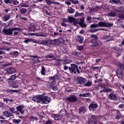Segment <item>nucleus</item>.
<instances>
[{
  "label": "nucleus",
  "instance_id": "nucleus-1",
  "mask_svg": "<svg viewBox=\"0 0 124 124\" xmlns=\"http://www.w3.org/2000/svg\"><path fill=\"white\" fill-rule=\"evenodd\" d=\"M32 100L37 103L48 104L51 102V98L48 96H45L44 94L37 95L32 98Z\"/></svg>",
  "mask_w": 124,
  "mask_h": 124
},
{
  "label": "nucleus",
  "instance_id": "nucleus-2",
  "mask_svg": "<svg viewBox=\"0 0 124 124\" xmlns=\"http://www.w3.org/2000/svg\"><path fill=\"white\" fill-rule=\"evenodd\" d=\"M67 22L70 23V24H71V23H73L74 26H75L76 25V23H77L76 18L72 17L71 16H69L67 18L61 19V26L64 27H67V24H66Z\"/></svg>",
  "mask_w": 124,
  "mask_h": 124
},
{
  "label": "nucleus",
  "instance_id": "nucleus-3",
  "mask_svg": "<svg viewBox=\"0 0 124 124\" xmlns=\"http://www.w3.org/2000/svg\"><path fill=\"white\" fill-rule=\"evenodd\" d=\"M14 31H22V28L17 27H15L13 28H9L8 29L4 28L2 30V32H3V33L6 35H11L13 34Z\"/></svg>",
  "mask_w": 124,
  "mask_h": 124
},
{
  "label": "nucleus",
  "instance_id": "nucleus-4",
  "mask_svg": "<svg viewBox=\"0 0 124 124\" xmlns=\"http://www.w3.org/2000/svg\"><path fill=\"white\" fill-rule=\"evenodd\" d=\"M91 37L92 38L91 42L92 43H93V44L91 45V47L94 48L95 47H97V46H101L102 44L100 41L97 40L98 39L97 36L96 35H92Z\"/></svg>",
  "mask_w": 124,
  "mask_h": 124
},
{
  "label": "nucleus",
  "instance_id": "nucleus-5",
  "mask_svg": "<svg viewBox=\"0 0 124 124\" xmlns=\"http://www.w3.org/2000/svg\"><path fill=\"white\" fill-rule=\"evenodd\" d=\"M66 100L70 103H74V102H76L78 101V99L76 95L74 94L70 95L68 97L66 98Z\"/></svg>",
  "mask_w": 124,
  "mask_h": 124
},
{
  "label": "nucleus",
  "instance_id": "nucleus-6",
  "mask_svg": "<svg viewBox=\"0 0 124 124\" xmlns=\"http://www.w3.org/2000/svg\"><path fill=\"white\" fill-rule=\"evenodd\" d=\"M98 27L109 28V27H112L113 26V23L99 22L98 23Z\"/></svg>",
  "mask_w": 124,
  "mask_h": 124
},
{
  "label": "nucleus",
  "instance_id": "nucleus-7",
  "mask_svg": "<svg viewBox=\"0 0 124 124\" xmlns=\"http://www.w3.org/2000/svg\"><path fill=\"white\" fill-rule=\"evenodd\" d=\"M97 117L96 115H92L90 117L88 124H96L97 121L96 120Z\"/></svg>",
  "mask_w": 124,
  "mask_h": 124
},
{
  "label": "nucleus",
  "instance_id": "nucleus-8",
  "mask_svg": "<svg viewBox=\"0 0 124 124\" xmlns=\"http://www.w3.org/2000/svg\"><path fill=\"white\" fill-rule=\"evenodd\" d=\"M76 21H77V23H76V25H77V24H79L81 28L87 27V24L84 23L83 18L76 19Z\"/></svg>",
  "mask_w": 124,
  "mask_h": 124
},
{
  "label": "nucleus",
  "instance_id": "nucleus-9",
  "mask_svg": "<svg viewBox=\"0 0 124 124\" xmlns=\"http://www.w3.org/2000/svg\"><path fill=\"white\" fill-rule=\"evenodd\" d=\"M86 82H87V79L83 77H78L77 78V83L80 85H84Z\"/></svg>",
  "mask_w": 124,
  "mask_h": 124
},
{
  "label": "nucleus",
  "instance_id": "nucleus-10",
  "mask_svg": "<svg viewBox=\"0 0 124 124\" xmlns=\"http://www.w3.org/2000/svg\"><path fill=\"white\" fill-rule=\"evenodd\" d=\"M77 68H78V66H77L75 64H71V67H69V70L71 72V73H72L74 72V74H76V70L77 69Z\"/></svg>",
  "mask_w": 124,
  "mask_h": 124
},
{
  "label": "nucleus",
  "instance_id": "nucleus-11",
  "mask_svg": "<svg viewBox=\"0 0 124 124\" xmlns=\"http://www.w3.org/2000/svg\"><path fill=\"white\" fill-rule=\"evenodd\" d=\"M97 107H98V105L95 103H91L89 106V110L91 111H95L97 109Z\"/></svg>",
  "mask_w": 124,
  "mask_h": 124
},
{
  "label": "nucleus",
  "instance_id": "nucleus-12",
  "mask_svg": "<svg viewBox=\"0 0 124 124\" xmlns=\"http://www.w3.org/2000/svg\"><path fill=\"white\" fill-rule=\"evenodd\" d=\"M5 71L7 74H14L16 72V69L13 67H9L6 69Z\"/></svg>",
  "mask_w": 124,
  "mask_h": 124
},
{
  "label": "nucleus",
  "instance_id": "nucleus-13",
  "mask_svg": "<svg viewBox=\"0 0 124 124\" xmlns=\"http://www.w3.org/2000/svg\"><path fill=\"white\" fill-rule=\"evenodd\" d=\"M16 109L18 112H20L22 115H24V113H25V106L23 105H20L16 107Z\"/></svg>",
  "mask_w": 124,
  "mask_h": 124
},
{
  "label": "nucleus",
  "instance_id": "nucleus-14",
  "mask_svg": "<svg viewBox=\"0 0 124 124\" xmlns=\"http://www.w3.org/2000/svg\"><path fill=\"white\" fill-rule=\"evenodd\" d=\"M3 115L6 118H10V117H14L13 113L10 112L9 111H5L3 112Z\"/></svg>",
  "mask_w": 124,
  "mask_h": 124
},
{
  "label": "nucleus",
  "instance_id": "nucleus-15",
  "mask_svg": "<svg viewBox=\"0 0 124 124\" xmlns=\"http://www.w3.org/2000/svg\"><path fill=\"white\" fill-rule=\"evenodd\" d=\"M9 55L11 56V58H17V57H19L20 53L18 51H16L10 53Z\"/></svg>",
  "mask_w": 124,
  "mask_h": 124
},
{
  "label": "nucleus",
  "instance_id": "nucleus-16",
  "mask_svg": "<svg viewBox=\"0 0 124 124\" xmlns=\"http://www.w3.org/2000/svg\"><path fill=\"white\" fill-rule=\"evenodd\" d=\"M55 42L54 40H46V46H47L49 47H51V46H53V45H54V44H55Z\"/></svg>",
  "mask_w": 124,
  "mask_h": 124
},
{
  "label": "nucleus",
  "instance_id": "nucleus-17",
  "mask_svg": "<svg viewBox=\"0 0 124 124\" xmlns=\"http://www.w3.org/2000/svg\"><path fill=\"white\" fill-rule=\"evenodd\" d=\"M78 111L79 114H85L87 112V108L85 107H81L79 108Z\"/></svg>",
  "mask_w": 124,
  "mask_h": 124
},
{
  "label": "nucleus",
  "instance_id": "nucleus-18",
  "mask_svg": "<svg viewBox=\"0 0 124 124\" xmlns=\"http://www.w3.org/2000/svg\"><path fill=\"white\" fill-rule=\"evenodd\" d=\"M22 84V82L20 80H16L15 83L13 85L12 87L15 89H17L19 87V85Z\"/></svg>",
  "mask_w": 124,
  "mask_h": 124
},
{
  "label": "nucleus",
  "instance_id": "nucleus-19",
  "mask_svg": "<svg viewBox=\"0 0 124 124\" xmlns=\"http://www.w3.org/2000/svg\"><path fill=\"white\" fill-rule=\"evenodd\" d=\"M29 30L31 31H35L36 28H35V24L34 23H31V27H29Z\"/></svg>",
  "mask_w": 124,
  "mask_h": 124
},
{
  "label": "nucleus",
  "instance_id": "nucleus-20",
  "mask_svg": "<svg viewBox=\"0 0 124 124\" xmlns=\"http://www.w3.org/2000/svg\"><path fill=\"white\" fill-rule=\"evenodd\" d=\"M109 98L112 100H117L118 99V97L116 95V94L114 93H111L109 95Z\"/></svg>",
  "mask_w": 124,
  "mask_h": 124
},
{
  "label": "nucleus",
  "instance_id": "nucleus-21",
  "mask_svg": "<svg viewBox=\"0 0 124 124\" xmlns=\"http://www.w3.org/2000/svg\"><path fill=\"white\" fill-rule=\"evenodd\" d=\"M50 80H52V83L53 85H55L56 84V79H58V76H55L52 77H49Z\"/></svg>",
  "mask_w": 124,
  "mask_h": 124
},
{
  "label": "nucleus",
  "instance_id": "nucleus-22",
  "mask_svg": "<svg viewBox=\"0 0 124 124\" xmlns=\"http://www.w3.org/2000/svg\"><path fill=\"white\" fill-rule=\"evenodd\" d=\"M76 39L80 43L83 42V40H84V37L80 35H78L76 36Z\"/></svg>",
  "mask_w": 124,
  "mask_h": 124
},
{
  "label": "nucleus",
  "instance_id": "nucleus-23",
  "mask_svg": "<svg viewBox=\"0 0 124 124\" xmlns=\"http://www.w3.org/2000/svg\"><path fill=\"white\" fill-rule=\"evenodd\" d=\"M3 21H4V22H6L7 21H8V20H9V19H10V15H5L2 18Z\"/></svg>",
  "mask_w": 124,
  "mask_h": 124
},
{
  "label": "nucleus",
  "instance_id": "nucleus-24",
  "mask_svg": "<svg viewBox=\"0 0 124 124\" xmlns=\"http://www.w3.org/2000/svg\"><path fill=\"white\" fill-rule=\"evenodd\" d=\"M109 2L112 3V4H118L119 3H121V0H109Z\"/></svg>",
  "mask_w": 124,
  "mask_h": 124
},
{
  "label": "nucleus",
  "instance_id": "nucleus-25",
  "mask_svg": "<svg viewBox=\"0 0 124 124\" xmlns=\"http://www.w3.org/2000/svg\"><path fill=\"white\" fill-rule=\"evenodd\" d=\"M103 39H105L107 41H111L113 39H111V37L109 35H105L103 37Z\"/></svg>",
  "mask_w": 124,
  "mask_h": 124
},
{
  "label": "nucleus",
  "instance_id": "nucleus-26",
  "mask_svg": "<svg viewBox=\"0 0 124 124\" xmlns=\"http://www.w3.org/2000/svg\"><path fill=\"white\" fill-rule=\"evenodd\" d=\"M16 78H17V76H16V74L12 75L10 76L9 78H8V80L14 81V80L16 79Z\"/></svg>",
  "mask_w": 124,
  "mask_h": 124
},
{
  "label": "nucleus",
  "instance_id": "nucleus-27",
  "mask_svg": "<svg viewBox=\"0 0 124 124\" xmlns=\"http://www.w3.org/2000/svg\"><path fill=\"white\" fill-rule=\"evenodd\" d=\"M37 36H41L42 37H47L48 36V35L47 34L45 33H37L36 34Z\"/></svg>",
  "mask_w": 124,
  "mask_h": 124
},
{
  "label": "nucleus",
  "instance_id": "nucleus-28",
  "mask_svg": "<svg viewBox=\"0 0 124 124\" xmlns=\"http://www.w3.org/2000/svg\"><path fill=\"white\" fill-rule=\"evenodd\" d=\"M106 31L105 29H94L91 31V32H96V31Z\"/></svg>",
  "mask_w": 124,
  "mask_h": 124
},
{
  "label": "nucleus",
  "instance_id": "nucleus-29",
  "mask_svg": "<svg viewBox=\"0 0 124 124\" xmlns=\"http://www.w3.org/2000/svg\"><path fill=\"white\" fill-rule=\"evenodd\" d=\"M74 11H75V10L72 7H70L68 9V12L70 14H72V13H74Z\"/></svg>",
  "mask_w": 124,
  "mask_h": 124
},
{
  "label": "nucleus",
  "instance_id": "nucleus-30",
  "mask_svg": "<svg viewBox=\"0 0 124 124\" xmlns=\"http://www.w3.org/2000/svg\"><path fill=\"white\" fill-rule=\"evenodd\" d=\"M41 73L42 74V75H45V67L43 66V65H42L41 66Z\"/></svg>",
  "mask_w": 124,
  "mask_h": 124
},
{
  "label": "nucleus",
  "instance_id": "nucleus-31",
  "mask_svg": "<svg viewBox=\"0 0 124 124\" xmlns=\"http://www.w3.org/2000/svg\"><path fill=\"white\" fill-rule=\"evenodd\" d=\"M46 59H54L55 56L54 55H52L51 54H47L45 56Z\"/></svg>",
  "mask_w": 124,
  "mask_h": 124
},
{
  "label": "nucleus",
  "instance_id": "nucleus-32",
  "mask_svg": "<svg viewBox=\"0 0 124 124\" xmlns=\"http://www.w3.org/2000/svg\"><path fill=\"white\" fill-rule=\"evenodd\" d=\"M21 14H26L27 13V9L25 8H21L20 10Z\"/></svg>",
  "mask_w": 124,
  "mask_h": 124
},
{
  "label": "nucleus",
  "instance_id": "nucleus-33",
  "mask_svg": "<svg viewBox=\"0 0 124 124\" xmlns=\"http://www.w3.org/2000/svg\"><path fill=\"white\" fill-rule=\"evenodd\" d=\"M79 96H83V97H88V96H90V93H85L84 94H80L79 95Z\"/></svg>",
  "mask_w": 124,
  "mask_h": 124
},
{
  "label": "nucleus",
  "instance_id": "nucleus-34",
  "mask_svg": "<svg viewBox=\"0 0 124 124\" xmlns=\"http://www.w3.org/2000/svg\"><path fill=\"white\" fill-rule=\"evenodd\" d=\"M82 15H84V13H79L78 12H76L74 17H79Z\"/></svg>",
  "mask_w": 124,
  "mask_h": 124
},
{
  "label": "nucleus",
  "instance_id": "nucleus-35",
  "mask_svg": "<svg viewBox=\"0 0 124 124\" xmlns=\"http://www.w3.org/2000/svg\"><path fill=\"white\" fill-rule=\"evenodd\" d=\"M85 87H91L92 86V81H88L87 83L84 85Z\"/></svg>",
  "mask_w": 124,
  "mask_h": 124
},
{
  "label": "nucleus",
  "instance_id": "nucleus-36",
  "mask_svg": "<svg viewBox=\"0 0 124 124\" xmlns=\"http://www.w3.org/2000/svg\"><path fill=\"white\" fill-rule=\"evenodd\" d=\"M30 119L31 120V121H37L38 120V118L37 117H34V116H30Z\"/></svg>",
  "mask_w": 124,
  "mask_h": 124
},
{
  "label": "nucleus",
  "instance_id": "nucleus-37",
  "mask_svg": "<svg viewBox=\"0 0 124 124\" xmlns=\"http://www.w3.org/2000/svg\"><path fill=\"white\" fill-rule=\"evenodd\" d=\"M98 24H93L90 25V28H98Z\"/></svg>",
  "mask_w": 124,
  "mask_h": 124
},
{
  "label": "nucleus",
  "instance_id": "nucleus-38",
  "mask_svg": "<svg viewBox=\"0 0 124 124\" xmlns=\"http://www.w3.org/2000/svg\"><path fill=\"white\" fill-rule=\"evenodd\" d=\"M118 71L116 72L117 77L118 78H122L123 77V72H120V73H118Z\"/></svg>",
  "mask_w": 124,
  "mask_h": 124
},
{
  "label": "nucleus",
  "instance_id": "nucleus-39",
  "mask_svg": "<svg viewBox=\"0 0 124 124\" xmlns=\"http://www.w3.org/2000/svg\"><path fill=\"white\" fill-rule=\"evenodd\" d=\"M32 40L31 39H30L29 38H27V39H25V40L24 41V43H26V44H28L29 43V42H30V41H32Z\"/></svg>",
  "mask_w": 124,
  "mask_h": 124
},
{
  "label": "nucleus",
  "instance_id": "nucleus-40",
  "mask_svg": "<svg viewBox=\"0 0 124 124\" xmlns=\"http://www.w3.org/2000/svg\"><path fill=\"white\" fill-rule=\"evenodd\" d=\"M10 112H11V113H13V114L15 111V108H8V109Z\"/></svg>",
  "mask_w": 124,
  "mask_h": 124
},
{
  "label": "nucleus",
  "instance_id": "nucleus-41",
  "mask_svg": "<svg viewBox=\"0 0 124 124\" xmlns=\"http://www.w3.org/2000/svg\"><path fill=\"white\" fill-rule=\"evenodd\" d=\"M39 44H41L42 45H45L46 46V44H47L46 40L41 41H40Z\"/></svg>",
  "mask_w": 124,
  "mask_h": 124
},
{
  "label": "nucleus",
  "instance_id": "nucleus-42",
  "mask_svg": "<svg viewBox=\"0 0 124 124\" xmlns=\"http://www.w3.org/2000/svg\"><path fill=\"white\" fill-rule=\"evenodd\" d=\"M86 20L89 21V23H92V22H93V21H92V20H93V18L90 16L87 17Z\"/></svg>",
  "mask_w": 124,
  "mask_h": 124
},
{
  "label": "nucleus",
  "instance_id": "nucleus-43",
  "mask_svg": "<svg viewBox=\"0 0 124 124\" xmlns=\"http://www.w3.org/2000/svg\"><path fill=\"white\" fill-rule=\"evenodd\" d=\"M70 1H71L73 4H77L79 3V1L77 0H69Z\"/></svg>",
  "mask_w": 124,
  "mask_h": 124
},
{
  "label": "nucleus",
  "instance_id": "nucleus-44",
  "mask_svg": "<svg viewBox=\"0 0 124 124\" xmlns=\"http://www.w3.org/2000/svg\"><path fill=\"white\" fill-rule=\"evenodd\" d=\"M54 120H55L56 121H58L59 120V118H60V115H59V114H54Z\"/></svg>",
  "mask_w": 124,
  "mask_h": 124
},
{
  "label": "nucleus",
  "instance_id": "nucleus-45",
  "mask_svg": "<svg viewBox=\"0 0 124 124\" xmlns=\"http://www.w3.org/2000/svg\"><path fill=\"white\" fill-rule=\"evenodd\" d=\"M20 6L21 7H30V5L26 4V3H22L20 4Z\"/></svg>",
  "mask_w": 124,
  "mask_h": 124
},
{
  "label": "nucleus",
  "instance_id": "nucleus-46",
  "mask_svg": "<svg viewBox=\"0 0 124 124\" xmlns=\"http://www.w3.org/2000/svg\"><path fill=\"white\" fill-rule=\"evenodd\" d=\"M12 2L15 5H18V4H19V1L17 0H13Z\"/></svg>",
  "mask_w": 124,
  "mask_h": 124
},
{
  "label": "nucleus",
  "instance_id": "nucleus-47",
  "mask_svg": "<svg viewBox=\"0 0 124 124\" xmlns=\"http://www.w3.org/2000/svg\"><path fill=\"white\" fill-rule=\"evenodd\" d=\"M13 123H14V124H19V123H20L21 122V121L19 119H14L13 120Z\"/></svg>",
  "mask_w": 124,
  "mask_h": 124
},
{
  "label": "nucleus",
  "instance_id": "nucleus-48",
  "mask_svg": "<svg viewBox=\"0 0 124 124\" xmlns=\"http://www.w3.org/2000/svg\"><path fill=\"white\" fill-rule=\"evenodd\" d=\"M51 87L53 91H58V86L57 85H52Z\"/></svg>",
  "mask_w": 124,
  "mask_h": 124
},
{
  "label": "nucleus",
  "instance_id": "nucleus-49",
  "mask_svg": "<svg viewBox=\"0 0 124 124\" xmlns=\"http://www.w3.org/2000/svg\"><path fill=\"white\" fill-rule=\"evenodd\" d=\"M45 1L48 5H51L52 4V0H45Z\"/></svg>",
  "mask_w": 124,
  "mask_h": 124
},
{
  "label": "nucleus",
  "instance_id": "nucleus-50",
  "mask_svg": "<svg viewBox=\"0 0 124 124\" xmlns=\"http://www.w3.org/2000/svg\"><path fill=\"white\" fill-rule=\"evenodd\" d=\"M77 49L79 51H81V50H83L84 49V47L83 46H77Z\"/></svg>",
  "mask_w": 124,
  "mask_h": 124
},
{
  "label": "nucleus",
  "instance_id": "nucleus-51",
  "mask_svg": "<svg viewBox=\"0 0 124 124\" xmlns=\"http://www.w3.org/2000/svg\"><path fill=\"white\" fill-rule=\"evenodd\" d=\"M71 62V61H67V60H64L62 62L63 64H67L68 63H70Z\"/></svg>",
  "mask_w": 124,
  "mask_h": 124
},
{
  "label": "nucleus",
  "instance_id": "nucleus-52",
  "mask_svg": "<svg viewBox=\"0 0 124 124\" xmlns=\"http://www.w3.org/2000/svg\"><path fill=\"white\" fill-rule=\"evenodd\" d=\"M109 16H110V17H114V16H116V13L114 12L109 13Z\"/></svg>",
  "mask_w": 124,
  "mask_h": 124
},
{
  "label": "nucleus",
  "instance_id": "nucleus-53",
  "mask_svg": "<svg viewBox=\"0 0 124 124\" xmlns=\"http://www.w3.org/2000/svg\"><path fill=\"white\" fill-rule=\"evenodd\" d=\"M8 93L11 92V93H19V91L15 90H8Z\"/></svg>",
  "mask_w": 124,
  "mask_h": 124
},
{
  "label": "nucleus",
  "instance_id": "nucleus-54",
  "mask_svg": "<svg viewBox=\"0 0 124 124\" xmlns=\"http://www.w3.org/2000/svg\"><path fill=\"white\" fill-rule=\"evenodd\" d=\"M59 35H62V33H59V32H55L53 33V36H58Z\"/></svg>",
  "mask_w": 124,
  "mask_h": 124
},
{
  "label": "nucleus",
  "instance_id": "nucleus-55",
  "mask_svg": "<svg viewBox=\"0 0 124 124\" xmlns=\"http://www.w3.org/2000/svg\"><path fill=\"white\" fill-rule=\"evenodd\" d=\"M5 3H11L13 0H4Z\"/></svg>",
  "mask_w": 124,
  "mask_h": 124
},
{
  "label": "nucleus",
  "instance_id": "nucleus-56",
  "mask_svg": "<svg viewBox=\"0 0 124 124\" xmlns=\"http://www.w3.org/2000/svg\"><path fill=\"white\" fill-rule=\"evenodd\" d=\"M112 49L116 51V52H119L120 51V48H119L117 47L114 46L112 48Z\"/></svg>",
  "mask_w": 124,
  "mask_h": 124
},
{
  "label": "nucleus",
  "instance_id": "nucleus-57",
  "mask_svg": "<svg viewBox=\"0 0 124 124\" xmlns=\"http://www.w3.org/2000/svg\"><path fill=\"white\" fill-rule=\"evenodd\" d=\"M119 17L120 19H122V20H123V19H124V15L122 14H120L119 15Z\"/></svg>",
  "mask_w": 124,
  "mask_h": 124
},
{
  "label": "nucleus",
  "instance_id": "nucleus-58",
  "mask_svg": "<svg viewBox=\"0 0 124 124\" xmlns=\"http://www.w3.org/2000/svg\"><path fill=\"white\" fill-rule=\"evenodd\" d=\"M0 123L2 124H7V121L6 120H0Z\"/></svg>",
  "mask_w": 124,
  "mask_h": 124
},
{
  "label": "nucleus",
  "instance_id": "nucleus-59",
  "mask_svg": "<svg viewBox=\"0 0 124 124\" xmlns=\"http://www.w3.org/2000/svg\"><path fill=\"white\" fill-rule=\"evenodd\" d=\"M119 108H120V109H123L124 108V104H120L118 106Z\"/></svg>",
  "mask_w": 124,
  "mask_h": 124
},
{
  "label": "nucleus",
  "instance_id": "nucleus-60",
  "mask_svg": "<svg viewBox=\"0 0 124 124\" xmlns=\"http://www.w3.org/2000/svg\"><path fill=\"white\" fill-rule=\"evenodd\" d=\"M106 93H109V92H112V90L110 88H105Z\"/></svg>",
  "mask_w": 124,
  "mask_h": 124
},
{
  "label": "nucleus",
  "instance_id": "nucleus-61",
  "mask_svg": "<svg viewBox=\"0 0 124 124\" xmlns=\"http://www.w3.org/2000/svg\"><path fill=\"white\" fill-rule=\"evenodd\" d=\"M75 56H77V57H81V53L80 52H77L75 53Z\"/></svg>",
  "mask_w": 124,
  "mask_h": 124
},
{
  "label": "nucleus",
  "instance_id": "nucleus-62",
  "mask_svg": "<svg viewBox=\"0 0 124 124\" xmlns=\"http://www.w3.org/2000/svg\"><path fill=\"white\" fill-rule=\"evenodd\" d=\"M65 3L67 5H71V2L69 1H65Z\"/></svg>",
  "mask_w": 124,
  "mask_h": 124
},
{
  "label": "nucleus",
  "instance_id": "nucleus-63",
  "mask_svg": "<svg viewBox=\"0 0 124 124\" xmlns=\"http://www.w3.org/2000/svg\"><path fill=\"white\" fill-rule=\"evenodd\" d=\"M14 114L16 115H20V112H19V111L17 110L16 111H15V112H14Z\"/></svg>",
  "mask_w": 124,
  "mask_h": 124
},
{
  "label": "nucleus",
  "instance_id": "nucleus-64",
  "mask_svg": "<svg viewBox=\"0 0 124 124\" xmlns=\"http://www.w3.org/2000/svg\"><path fill=\"white\" fill-rule=\"evenodd\" d=\"M45 124H52V121L48 120L46 122Z\"/></svg>",
  "mask_w": 124,
  "mask_h": 124
}]
</instances>
